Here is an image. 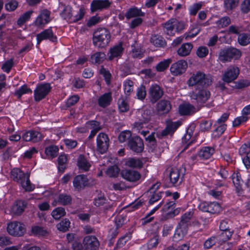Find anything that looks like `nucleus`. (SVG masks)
Wrapping results in <instances>:
<instances>
[{"label":"nucleus","mask_w":250,"mask_h":250,"mask_svg":"<svg viewBox=\"0 0 250 250\" xmlns=\"http://www.w3.org/2000/svg\"><path fill=\"white\" fill-rule=\"evenodd\" d=\"M11 176L14 181L20 183L25 191H31L34 189V186L30 182L28 173H24L20 169L16 168L12 170Z\"/></svg>","instance_id":"obj_1"},{"label":"nucleus","mask_w":250,"mask_h":250,"mask_svg":"<svg viewBox=\"0 0 250 250\" xmlns=\"http://www.w3.org/2000/svg\"><path fill=\"white\" fill-rule=\"evenodd\" d=\"M212 77L201 71L193 74L188 80L187 83L190 86L206 87L212 83Z\"/></svg>","instance_id":"obj_2"},{"label":"nucleus","mask_w":250,"mask_h":250,"mask_svg":"<svg viewBox=\"0 0 250 250\" xmlns=\"http://www.w3.org/2000/svg\"><path fill=\"white\" fill-rule=\"evenodd\" d=\"M110 40V33L105 28H98L93 33V43L96 47L104 48L108 45Z\"/></svg>","instance_id":"obj_3"},{"label":"nucleus","mask_w":250,"mask_h":250,"mask_svg":"<svg viewBox=\"0 0 250 250\" xmlns=\"http://www.w3.org/2000/svg\"><path fill=\"white\" fill-rule=\"evenodd\" d=\"M241 56L242 52L239 49L229 47L220 51L218 59L222 62H230L232 60L239 59Z\"/></svg>","instance_id":"obj_4"},{"label":"nucleus","mask_w":250,"mask_h":250,"mask_svg":"<svg viewBox=\"0 0 250 250\" xmlns=\"http://www.w3.org/2000/svg\"><path fill=\"white\" fill-rule=\"evenodd\" d=\"M184 28L183 22L179 21L176 19H171L164 24V32L170 36H174L175 32L181 31Z\"/></svg>","instance_id":"obj_5"},{"label":"nucleus","mask_w":250,"mask_h":250,"mask_svg":"<svg viewBox=\"0 0 250 250\" xmlns=\"http://www.w3.org/2000/svg\"><path fill=\"white\" fill-rule=\"evenodd\" d=\"M210 92L206 89H202L196 93L192 91L189 93V96L192 103L197 104L198 107H200L205 104L210 97Z\"/></svg>","instance_id":"obj_6"},{"label":"nucleus","mask_w":250,"mask_h":250,"mask_svg":"<svg viewBox=\"0 0 250 250\" xmlns=\"http://www.w3.org/2000/svg\"><path fill=\"white\" fill-rule=\"evenodd\" d=\"M167 172L170 183L173 186H176L183 181L184 173L183 172L182 169L172 167L169 170H167Z\"/></svg>","instance_id":"obj_7"},{"label":"nucleus","mask_w":250,"mask_h":250,"mask_svg":"<svg viewBox=\"0 0 250 250\" xmlns=\"http://www.w3.org/2000/svg\"><path fill=\"white\" fill-rule=\"evenodd\" d=\"M7 232L11 235L21 236L26 231L25 225L19 222H11L7 225Z\"/></svg>","instance_id":"obj_8"},{"label":"nucleus","mask_w":250,"mask_h":250,"mask_svg":"<svg viewBox=\"0 0 250 250\" xmlns=\"http://www.w3.org/2000/svg\"><path fill=\"white\" fill-rule=\"evenodd\" d=\"M239 68L235 65H230L225 71L222 75L223 82L229 83L236 79L239 74Z\"/></svg>","instance_id":"obj_9"},{"label":"nucleus","mask_w":250,"mask_h":250,"mask_svg":"<svg viewBox=\"0 0 250 250\" xmlns=\"http://www.w3.org/2000/svg\"><path fill=\"white\" fill-rule=\"evenodd\" d=\"M51 89L49 83H45L39 84L34 90V99L36 102H39L45 98L48 94Z\"/></svg>","instance_id":"obj_10"},{"label":"nucleus","mask_w":250,"mask_h":250,"mask_svg":"<svg viewBox=\"0 0 250 250\" xmlns=\"http://www.w3.org/2000/svg\"><path fill=\"white\" fill-rule=\"evenodd\" d=\"M164 94L163 88L156 83L151 85L148 89L149 98L152 103L157 102L163 97Z\"/></svg>","instance_id":"obj_11"},{"label":"nucleus","mask_w":250,"mask_h":250,"mask_svg":"<svg viewBox=\"0 0 250 250\" xmlns=\"http://www.w3.org/2000/svg\"><path fill=\"white\" fill-rule=\"evenodd\" d=\"M198 208L202 211L207 212L212 214L218 213L221 210V208L220 205L215 202H201L199 204Z\"/></svg>","instance_id":"obj_12"},{"label":"nucleus","mask_w":250,"mask_h":250,"mask_svg":"<svg viewBox=\"0 0 250 250\" xmlns=\"http://www.w3.org/2000/svg\"><path fill=\"white\" fill-rule=\"evenodd\" d=\"M109 140L104 133H100L97 137V150L101 154L105 153L109 146Z\"/></svg>","instance_id":"obj_13"},{"label":"nucleus","mask_w":250,"mask_h":250,"mask_svg":"<svg viewBox=\"0 0 250 250\" xmlns=\"http://www.w3.org/2000/svg\"><path fill=\"white\" fill-rule=\"evenodd\" d=\"M188 68L187 61L181 60L173 63L170 68L171 73L174 76L181 75L185 73Z\"/></svg>","instance_id":"obj_14"},{"label":"nucleus","mask_w":250,"mask_h":250,"mask_svg":"<svg viewBox=\"0 0 250 250\" xmlns=\"http://www.w3.org/2000/svg\"><path fill=\"white\" fill-rule=\"evenodd\" d=\"M128 146L130 149L136 153H140L144 149L143 140L138 136H135L129 140Z\"/></svg>","instance_id":"obj_15"},{"label":"nucleus","mask_w":250,"mask_h":250,"mask_svg":"<svg viewBox=\"0 0 250 250\" xmlns=\"http://www.w3.org/2000/svg\"><path fill=\"white\" fill-rule=\"evenodd\" d=\"M86 250H98L100 246V243L98 239L95 236H85L83 242Z\"/></svg>","instance_id":"obj_16"},{"label":"nucleus","mask_w":250,"mask_h":250,"mask_svg":"<svg viewBox=\"0 0 250 250\" xmlns=\"http://www.w3.org/2000/svg\"><path fill=\"white\" fill-rule=\"evenodd\" d=\"M139 121L135 123L136 125L141 126L148 123L151 118V111L149 109H138L136 112Z\"/></svg>","instance_id":"obj_17"},{"label":"nucleus","mask_w":250,"mask_h":250,"mask_svg":"<svg viewBox=\"0 0 250 250\" xmlns=\"http://www.w3.org/2000/svg\"><path fill=\"white\" fill-rule=\"evenodd\" d=\"M122 177L130 182L138 181L141 177V174L137 171L130 169L123 170L121 172Z\"/></svg>","instance_id":"obj_18"},{"label":"nucleus","mask_w":250,"mask_h":250,"mask_svg":"<svg viewBox=\"0 0 250 250\" xmlns=\"http://www.w3.org/2000/svg\"><path fill=\"white\" fill-rule=\"evenodd\" d=\"M36 37L38 44H39L42 41L44 40H49L53 42L57 41V37L54 35L51 28L45 29L40 33L38 34Z\"/></svg>","instance_id":"obj_19"},{"label":"nucleus","mask_w":250,"mask_h":250,"mask_svg":"<svg viewBox=\"0 0 250 250\" xmlns=\"http://www.w3.org/2000/svg\"><path fill=\"white\" fill-rule=\"evenodd\" d=\"M50 12L45 9L42 10L40 15L37 18L35 24L37 26L42 27L51 21L50 18Z\"/></svg>","instance_id":"obj_20"},{"label":"nucleus","mask_w":250,"mask_h":250,"mask_svg":"<svg viewBox=\"0 0 250 250\" xmlns=\"http://www.w3.org/2000/svg\"><path fill=\"white\" fill-rule=\"evenodd\" d=\"M239 154L242 156L243 162L246 167H250V149L246 144L243 145L239 149Z\"/></svg>","instance_id":"obj_21"},{"label":"nucleus","mask_w":250,"mask_h":250,"mask_svg":"<svg viewBox=\"0 0 250 250\" xmlns=\"http://www.w3.org/2000/svg\"><path fill=\"white\" fill-rule=\"evenodd\" d=\"M111 3L108 0H94L91 3L90 9L94 12L109 7Z\"/></svg>","instance_id":"obj_22"},{"label":"nucleus","mask_w":250,"mask_h":250,"mask_svg":"<svg viewBox=\"0 0 250 250\" xmlns=\"http://www.w3.org/2000/svg\"><path fill=\"white\" fill-rule=\"evenodd\" d=\"M181 125V122L179 121L175 122H168L166 127L161 133V136L164 137L168 135H172Z\"/></svg>","instance_id":"obj_23"},{"label":"nucleus","mask_w":250,"mask_h":250,"mask_svg":"<svg viewBox=\"0 0 250 250\" xmlns=\"http://www.w3.org/2000/svg\"><path fill=\"white\" fill-rule=\"evenodd\" d=\"M73 186L77 190L83 189L88 184V179L86 176L82 174L76 176L73 180Z\"/></svg>","instance_id":"obj_24"},{"label":"nucleus","mask_w":250,"mask_h":250,"mask_svg":"<svg viewBox=\"0 0 250 250\" xmlns=\"http://www.w3.org/2000/svg\"><path fill=\"white\" fill-rule=\"evenodd\" d=\"M22 137L26 142H38L41 140L42 136L41 133L38 131L31 130L24 133Z\"/></svg>","instance_id":"obj_25"},{"label":"nucleus","mask_w":250,"mask_h":250,"mask_svg":"<svg viewBox=\"0 0 250 250\" xmlns=\"http://www.w3.org/2000/svg\"><path fill=\"white\" fill-rule=\"evenodd\" d=\"M199 110L190 104H181L179 106V112L181 115H190Z\"/></svg>","instance_id":"obj_26"},{"label":"nucleus","mask_w":250,"mask_h":250,"mask_svg":"<svg viewBox=\"0 0 250 250\" xmlns=\"http://www.w3.org/2000/svg\"><path fill=\"white\" fill-rule=\"evenodd\" d=\"M171 108L170 103L167 100H161L157 104V111L160 115L167 113Z\"/></svg>","instance_id":"obj_27"},{"label":"nucleus","mask_w":250,"mask_h":250,"mask_svg":"<svg viewBox=\"0 0 250 250\" xmlns=\"http://www.w3.org/2000/svg\"><path fill=\"white\" fill-rule=\"evenodd\" d=\"M123 51L124 48L121 43L114 46L110 48L109 50L108 59L109 61H111L115 58L121 57L123 54Z\"/></svg>","instance_id":"obj_28"},{"label":"nucleus","mask_w":250,"mask_h":250,"mask_svg":"<svg viewBox=\"0 0 250 250\" xmlns=\"http://www.w3.org/2000/svg\"><path fill=\"white\" fill-rule=\"evenodd\" d=\"M125 165L132 168H141L143 167L144 163L138 158H128L125 160Z\"/></svg>","instance_id":"obj_29"},{"label":"nucleus","mask_w":250,"mask_h":250,"mask_svg":"<svg viewBox=\"0 0 250 250\" xmlns=\"http://www.w3.org/2000/svg\"><path fill=\"white\" fill-rule=\"evenodd\" d=\"M26 206V202L18 201L11 207V212L15 215H20L23 212Z\"/></svg>","instance_id":"obj_30"},{"label":"nucleus","mask_w":250,"mask_h":250,"mask_svg":"<svg viewBox=\"0 0 250 250\" xmlns=\"http://www.w3.org/2000/svg\"><path fill=\"white\" fill-rule=\"evenodd\" d=\"M112 99V93H105L98 99V104L100 106L104 108L110 104Z\"/></svg>","instance_id":"obj_31"},{"label":"nucleus","mask_w":250,"mask_h":250,"mask_svg":"<svg viewBox=\"0 0 250 250\" xmlns=\"http://www.w3.org/2000/svg\"><path fill=\"white\" fill-rule=\"evenodd\" d=\"M193 48L191 43L183 44L177 50V54L181 57H186L189 55Z\"/></svg>","instance_id":"obj_32"},{"label":"nucleus","mask_w":250,"mask_h":250,"mask_svg":"<svg viewBox=\"0 0 250 250\" xmlns=\"http://www.w3.org/2000/svg\"><path fill=\"white\" fill-rule=\"evenodd\" d=\"M159 186L157 184L153 185L152 187L149 189L150 192H154L151 195L150 199L149 201V204L152 205L155 202L159 200L162 197V194L163 192H156V190L158 189Z\"/></svg>","instance_id":"obj_33"},{"label":"nucleus","mask_w":250,"mask_h":250,"mask_svg":"<svg viewBox=\"0 0 250 250\" xmlns=\"http://www.w3.org/2000/svg\"><path fill=\"white\" fill-rule=\"evenodd\" d=\"M214 150L210 147H204L198 153L199 156L202 159H208L214 153Z\"/></svg>","instance_id":"obj_34"},{"label":"nucleus","mask_w":250,"mask_h":250,"mask_svg":"<svg viewBox=\"0 0 250 250\" xmlns=\"http://www.w3.org/2000/svg\"><path fill=\"white\" fill-rule=\"evenodd\" d=\"M57 201L60 205H69L72 203V197L70 195L65 193L60 194L57 197Z\"/></svg>","instance_id":"obj_35"},{"label":"nucleus","mask_w":250,"mask_h":250,"mask_svg":"<svg viewBox=\"0 0 250 250\" xmlns=\"http://www.w3.org/2000/svg\"><path fill=\"white\" fill-rule=\"evenodd\" d=\"M77 165L79 168L85 171H88L90 167V164L83 155H80L79 156L77 161Z\"/></svg>","instance_id":"obj_36"},{"label":"nucleus","mask_w":250,"mask_h":250,"mask_svg":"<svg viewBox=\"0 0 250 250\" xmlns=\"http://www.w3.org/2000/svg\"><path fill=\"white\" fill-rule=\"evenodd\" d=\"M187 225H181L180 223L177 229H176L174 237H176L177 236L178 239L182 238L187 233Z\"/></svg>","instance_id":"obj_37"},{"label":"nucleus","mask_w":250,"mask_h":250,"mask_svg":"<svg viewBox=\"0 0 250 250\" xmlns=\"http://www.w3.org/2000/svg\"><path fill=\"white\" fill-rule=\"evenodd\" d=\"M106 59V55L104 52H96L91 57L92 62L95 64H100Z\"/></svg>","instance_id":"obj_38"},{"label":"nucleus","mask_w":250,"mask_h":250,"mask_svg":"<svg viewBox=\"0 0 250 250\" xmlns=\"http://www.w3.org/2000/svg\"><path fill=\"white\" fill-rule=\"evenodd\" d=\"M144 13L142 12L140 9L137 8H130L126 13L125 16L127 19H129L132 18L144 16Z\"/></svg>","instance_id":"obj_39"},{"label":"nucleus","mask_w":250,"mask_h":250,"mask_svg":"<svg viewBox=\"0 0 250 250\" xmlns=\"http://www.w3.org/2000/svg\"><path fill=\"white\" fill-rule=\"evenodd\" d=\"M232 182L236 188V191L239 192L241 189L242 180L239 173H233L231 176Z\"/></svg>","instance_id":"obj_40"},{"label":"nucleus","mask_w":250,"mask_h":250,"mask_svg":"<svg viewBox=\"0 0 250 250\" xmlns=\"http://www.w3.org/2000/svg\"><path fill=\"white\" fill-rule=\"evenodd\" d=\"M246 31V30L242 25H230L228 30L229 34H235L239 35L241 32Z\"/></svg>","instance_id":"obj_41"},{"label":"nucleus","mask_w":250,"mask_h":250,"mask_svg":"<svg viewBox=\"0 0 250 250\" xmlns=\"http://www.w3.org/2000/svg\"><path fill=\"white\" fill-rule=\"evenodd\" d=\"M147 142V146L149 147V149L153 152L156 147V142L154 137V133H151L147 137L145 138Z\"/></svg>","instance_id":"obj_42"},{"label":"nucleus","mask_w":250,"mask_h":250,"mask_svg":"<svg viewBox=\"0 0 250 250\" xmlns=\"http://www.w3.org/2000/svg\"><path fill=\"white\" fill-rule=\"evenodd\" d=\"M237 41L241 45H247L250 43V35L246 33L240 34L238 37Z\"/></svg>","instance_id":"obj_43"},{"label":"nucleus","mask_w":250,"mask_h":250,"mask_svg":"<svg viewBox=\"0 0 250 250\" xmlns=\"http://www.w3.org/2000/svg\"><path fill=\"white\" fill-rule=\"evenodd\" d=\"M150 42L156 47L164 46L166 44V42L163 40L162 37L156 35L152 36Z\"/></svg>","instance_id":"obj_44"},{"label":"nucleus","mask_w":250,"mask_h":250,"mask_svg":"<svg viewBox=\"0 0 250 250\" xmlns=\"http://www.w3.org/2000/svg\"><path fill=\"white\" fill-rule=\"evenodd\" d=\"M32 90L28 88L27 85L24 84L21 86L19 89L16 90L14 95L17 96L18 99H20L22 95L27 93H32Z\"/></svg>","instance_id":"obj_45"},{"label":"nucleus","mask_w":250,"mask_h":250,"mask_svg":"<svg viewBox=\"0 0 250 250\" xmlns=\"http://www.w3.org/2000/svg\"><path fill=\"white\" fill-rule=\"evenodd\" d=\"M172 60L170 59L165 60L156 66V69L158 72H163L168 68Z\"/></svg>","instance_id":"obj_46"},{"label":"nucleus","mask_w":250,"mask_h":250,"mask_svg":"<svg viewBox=\"0 0 250 250\" xmlns=\"http://www.w3.org/2000/svg\"><path fill=\"white\" fill-rule=\"evenodd\" d=\"M65 213L66 212L63 208L58 207L52 211L51 215L55 219L59 220L62 217L64 216Z\"/></svg>","instance_id":"obj_47"},{"label":"nucleus","mask_w":250,"mask_h":250,"mask_svg":"<svg viewBox=\"0 0 250 250\" xmlns=\"http://www.w3.org/2000/svg\"><path fill=\"white\" fill-rule=\"evenodd\" d=\"M59 151L58 147L56 146H50L45 148V153L48 156L53 158L57 156Z\"/></svg>","instance_id":"obj_48"},{"label":"nucleus","mask_w":250,"mask_h":250,"mask_svg":"<svg viewBox=\"0 0 250 250\" xmlns=\"http://www.w3.org/2000/svg\"><path fill=\"white\" fill-rule=\"evenodd\" d=\"M67 161V157L64 154H62L58 158V169L60 171L63 172L65 168V164Z\"/></svg>","instance_id":"obj_49"},{"label":"nucleus","mask_w":250,"mask_h":250,"mask_svg":"<svg viewBox=\"0 0 250 250\" xmlns=\"http://www.w3.org/2000/svg\"><path fill=\"white\" fill-rule=\"evenodd\" d=\"M133 82L130 80H126L124 83V91L126 95H130L133 91Z\"/></svg>","instance_id":"obj_50"},{"label":"nucleus","mask_w":250,"mask_h":250,"mask_svg":"<svg viewBox=\"0 0 250 250\" xmlns=\"http://www.w3.org/2000/svg\"><path fill=\"white\" fill-rule=\"evenodd\" d=\"M31 232L34 235L38 236H45L47 233L46 230L44 229L42 227L38 226L32 227L31 229Z\"/></svg>","instance_id":"obj_51"},{"label":"nucleus","mask_w":250,"mask_h":250,"mask_svg":"<svg viewBox=\"0 0 250 250\" xmlns=\"http://www.w3.org/2000/svg\"><path fill=\"white\" fill-rule=\"evenodd\" d=\"M119 171V168L117 166L114 165L107 168L106 174L110 177H116L118 175Z\"/></svg>","instance_id":"obj_52"},{"label":"nucleus","mask_w":250,"mask_h":250,"mask_svg":"<svg viewBox=\"0 0 250 250\" xmlns=\"http://www.w3.org/2000/svg\"><path fill=\"white\" fill-rule=\"evenodd\" d=\"M85 127L88 129H91L93 130H97L99 131L102 128L100 125V123L96 121H91L86 123Z\"/></svg>","instance_id":"obj_53"},{"label":"nucleus","mask_w":250,"mask_h":250,"mask_svg":"<svg viewBox=\"0 0 250 250\" xmlns=\"http://www.w3.org/2000/svg\"><path fill=\"white\" fill-rule=\"evenodd\" d=\"M231 22L230 19L228 17H224L216 21V24L219 28H224L228 26Z\"/></svg>","instance_id":"obj_54"},{"label":"nucleus","mask_w":250,"mask_h":250,"mask_svg":"<svg viewBox=\"0 0 250 250\" xmlns=\"http://www.w3.org/2000/svg\"><path fill=\"white\" fill-rule=\"evenodd\" d=\"M238 0H224V6L227 10H231L238 5Z\"/></svg>","instance_id":"obj_55"},{"label":"nucleus","mask_w":250,"mask_h":250,"mask_svg":"<svg viewBox=\"0 0 250 250\" xmlns=\"http://www.w3.org/2000/svg\"><path fill=\"white\" fill-rule=\"evenodd\" d=\"M33 12L32 11H28L22 15H21L17 21V23L20 26L23 24L26 21H28L30 18L31 15Z\"/></svg>","instance_id":"obj_56"},{"label":"nucleus","mask_w":250,"mask_h":250,"mask_svg":"<svg viewBox=\"0 0 250 250\" xmlns=\"http://www.w3.org/2000/svg\"><path fill=\"white\" fill-rule=\"evenodd\" d=\"M70 222L68 219H65L59 223L57 227L58 229L62 231H66L70 227Z\"/></svg>","instance_id":"obj_57"},{"label":"nucleus","mask_w":250,"mask_h":250,"mask_svg":"<svg viewBox=\"0 0 250 250\" xmlns=\"http://www.w3.org/2000/svg\"><path fill=\"white\" fill-rule=\"evenodd\" d=\"M146 91L144 85H141L138 87L136 91L137 98L140 100H143L146 97Z\"/></svg>","instance_id":"obj_58"},{"label":"nucleus","mask_w":250,"mask_h":250,"mask_svg":"<svg viewBox=\"0 0 250 250\" xmlns=\"http://www.w3.org/2000/svg\"><path fill=\"white\" fill-rule=\"evenodd\" d=\"M61 15L64 19L71 21L72 17L71 7L69 6H65Z\"/></svg>","instance_id":"obj_59"},{"label":"nucleus","mask_w":250,"mask_h":250,"mask_svg":"<svg viewBox=\"0 0 250 250\" xmlns=\"http://www.w3.org/2000/svg\"><path fill=\"white\" fill-rule=\"evenodd\" d=\"M217 127L214 130L213 135L214 137H219L220 136L226 129L227 125L226 124H217Z\"/></svg>","instance_id":"obj_60"},{"label":"nucleus","mask_w":250,"mask_h":250,"mask_svg":"<svg viewBox=\"0 0 250 250\" xmlns=\"http://www.w3.org/2000/svg\"><path fill=\"white\" fill-rule=\"evenodd\" d=\"M132 138L131 137V132L130 131L126 130L124 131H122L119 135L118 137L119 141L121 143H124L125 142L126 140L129 141L130 139Z\"/></svg>","instance_id":"obj_61"},{"label":"nucleus","mask_w":250,"mask_h":250,"mask_svg":"<svg viewBox=\"0 0 250 250\" xmlns=\"http://www.w3.org/2000/svg\"><path fill=\"white\" fill-rule=\"evenodd\" d=\"M250 85V83L245 80H241L233 83L231 86L234 88L241 89Z\"/></svg>","instance_id":"obj_62"},{"label":"nucleus","mask_w":250,"mask_h":250,"mask_svg":"<svg viewBox=\"0 0 250 250\" xmlns=\"http://www.w3.org/2000/svg\"><path fill=\"white\" fill-rule=\"evenodd\" d=\"M202 6V2H199L193 4L192 5L189 7V14L191 15L195 16L197 14V12L199 10L201 9Z\"/></svg>","instance_id":"obj_63"},{"label":"nucleus","mask_w":250,"mask_h":250,"mask_svg":"<svg viewBox=\"0 0 250 250\" xmlns=\"http://www.w3.org/2000/svg\"><path fill=\"white\" fill-rule=\"evenodd\" d=\"M118 104L119 109L121 112H126L129 109L127 103L123 98H120L119 99Z\"/></svg>","instance_id":"obj_64"}]
</instances>
